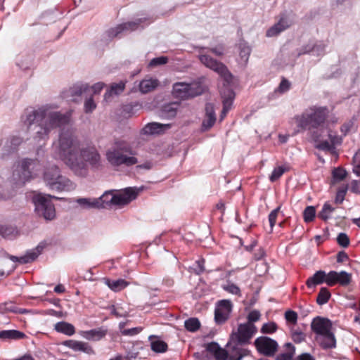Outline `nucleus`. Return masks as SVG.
Returning a JSON list of instances; mask_svg holds the SVG:
<instances>
[{
  "label": "nucleus",
  "instance_id": "nucleus-1",
  "mask_svg": "<svg viewBox=\"0 0 360 360\" xmlns=\"http://www.w3.org/2000/svg\"><path fill=\"white\" fill-rule=\"evenodd\" d=\"M59 158L75 174L85 176L87 164L93 169L101 167V157L91 142L82 141L72 129L63 130L59 137Z\"/></svg>",
  "mask_w": 360,
  "mask_h": 360
},
{
  "label": "nucleus",
  "instance_id": "nucleus-2",
  "mask_svg": "<svg viewBox=\"0 0 360 360\" xmlns=\"http://www.w3.org/2000/svg\"><path fill=\"white\" fill-rule=\"evenodd\" d=\"M329 116V110L326 106L312 105L301 114L295 115L292 122L296 125L295 134L308 131L314 142L321 139L326 122Z\"/></svg>",
  "mask_w": 360,
  "mask_h": 360
},
{
  "label": "nucleus",
  "instance_id": "nucleus-3",
  "mask_svg": "<svg viewBox=\"0 0 360 360\" xmlns=\"http://www.w3.org/2000/svg\"><path fill=\"white\" fill-rule=\"evenodd\" d=\"M69 122L70 115L53 111L48 107H41L38 110H32L27 115L25 121L29 129L36 124L34 129L38 128L36 134L37 137L40 139L46 138L51 129L62 127Z\"/></svg>",
  "mask_w": 360,
  "mask_h": 360
},
{
  "label": "nucleus",
  "instance_id": "nucleus-4",
  "mask_svg": "<svg viewBox=\"0 0 360 360\" xmlns=\"http://www.w3.org/2000/svg\"><path fill=\"white\" fill-rule=\"evenodd\" d=\"M138 191L134 188H127L119 194L106 193L98 199L78 198L77 202L85 209L105 207L106 205L112 204L117 205H125L138 196Z\"/></svg>",
  "mask_w": 360,
  "mask_h": 360
},
{
  "label": "nucleus",
  "instance_id": "nucleus-5",
  "mask_svg": "<svg viewBox=\"0 0 360 360\" xmlns=\"http://www.w3.org/2000/svg\"><path fill=\"white\" fill-rule=\"evenodd\" d=\"M136 153L125 141H116L106 152V159L113 167H131L138 163Z\"/></svg>",
  "mask_w": 360,
  "mask_h": 360
},
{
  "label": "nucleus",
  "instance_id": "nucleus-6",
  "mask_svg": "<svg viewBox=\"0 0 360 360\" xmlns=\"http://www.w3.org/2000/svg\"><path fill=\"white\" fill-rule=\"evenodd\" d=\"M44 179L53 191H72L76 187V185L69 179L60 174L59 168L56 166H52L45 170Z\"/></svg>",
  "mask_w": 360,
  "mask_h": 360
},
{
  "label": "nucleus",
  "instance_id": "nucleus-7",
  "mask_svg": "<svg viewBox=\"0 0 360 360\" xmlns=\"http://www.w3.org/2000/svg\"><path fill=\"white\" fill-rule=\"evenodd\" d=\"M51 198H56L51 195L37 193L32 199L36 214L46 221L53 220L56 217V209Z\"/></svg>",
  "mask_w": 360,
  "mask_h": 360
},
{
  "label": "nucleus",
  "instance_id": "nucleus-8",
  "mask_svg": "<svg viewBox=\"0 0 360 360\" xmlns=\"http://www.w3.org/2000/svg\"><path fill=\"white\" fill-rule=\"evenodd\" d=\"M198 58L205 67L216 72L227 84L232 82L233 75L224 63L202 52L200 53Z\"/></svg>",
  "mask_w": 360,
  "mask_h": 360
},
{
  "label": "nucleus",
  "instance_id": "nucleus-9",
  "mask_svg": "<svg viewBox=\"0 0 360 360\" xmlns=\"http://www.w3.org/2000/svg\"><path fill=\"white\" fill-rule=\"evenodd\" d=\"M202 92V87L198 84L176 82L172 89L174 97L184 100L200 95Z\"/></svg>",
  "mask_w": 360,
  "mask_h": 360
},
{
  "label": "nucleus",
  "instance_id": "nucleus-10",
  "mask_svg": "<svg viewBox=\"0 0 360 360\" xmlns=\"http://www.w3.org/2000/svg\"><path fill=\"white\" fill-rule=\"evenodd\" d=\"M257 332L256 326L250 323H240L238 325L237 332L231 334L233 341H236L239 345H246Z\"/></svg>",
  "mask_w": 360,
  "mask_h": 360
},
{
  "label": "nucleus",
  "instance_id": "nucleus-11",
  "mask_svg": "<svg viewBox=\"0 0 360 360\" xmlns=\"http://www.w3.org/2000/svg\"><path fill=\"white\" fill-rule=\"evenodd\" d=\"M255 345L257 351L266 356H274L278 347L276 340L266 336L257 338L255 341Z\"/></svg>",
  "mask_w": 360,
  "mask_h": 360
},
{
  "label": "nucleus",
  "instance_id": "nucleus-12",
  "mask_svg": "<svg viewBox=\"0 0 360 360\" xmlns=\"http://www.w3.org/2000/svg\"><path fill=\"white\" fill-rule=\"evenodd\" d=\"M232 310V303L228 300H222L218 302L214 311V319L217 324L225 323L229 317Z\"/></svg>",
  "mask_w": 360,
  "mask_h": 360
},
{
  "label": "nucleus",
  "instance_id": "nucleus-13",
  "mask_svg": "<svg viewBox=\"0 0 360 360\" xmlns=\"http://www.w3.org/2000/svg\"><path fill=\"white\" fill-rule=\"evenodd\" d=\"M43 248L44 247L42 245H39L35 250L27 252L26 255L22 257L11 255L7 252H4V255H6L8 258L14 262H19L20 264H27L34 261L41 254Z\"/></svg>",
  "mask_w": 360,
  "mask_h": 360
},
{
  "label": "nucleus",
  "instance_id": "nucleus-14",
  "mask_svg": "<svg viewBox=\"0 0 360 360\" xmlns=\"http://www.w3.org/2000/svg\"><path fill=\"white\" fill-rule=\"evenodd\" d=\"M221 95L223 98V109L220 115V120H221L226 116V114L231 108L235 98V93L230 88L226 87L221 91Z\"/></svg>",
  "mask_w": 360,
  "mask_h": 360
},
{
  "label": "nucleus",
  "instance_id": "nucleus-15",
  "mask_svg": "<svg viewBox=\"0 0 360 360\" xmlns=\"http://www.w3.org/2000/svg\"><path fill=\"white\" fill-rule=\"evenodd\" d=\"M311 327L315 333L321 335L331 330L332 323L328 319L317 316L313 319Z\"/></svg>",
  "mask_w": 360,
  "mask_h": 360
},
{
  "label": "nucleus",
  "instance_id": "nucleus-16",
  "mask_svg": "<svg viewBox=\"0 0 360 360\" xmlns=\"http://www.w3.org/2000/svg\"><path fill=\"white\" fill-rule=\"evenodd\" d=\"M205 115L202 123V131H206L210 129L216 122V115L214 105L212 103L205 105Z\"/></svg>",
  "mask_w": 360,
  "mask_h": 360
},
{
  "label": "nucleus",
  "instance_id": "nucleus-17",
  "mask_svg": "<svg viewBox=\"0 0 360 360\" xmlns=\"http://www.w3.org/2000/svg\"><path fill=\"white\" fill-rule=\"evenodd\" d=\"M292 25V22L288 20L285 15H282L279 21L271 27L266 33V37H272L278 35L281 32L288 29Z\"/></svg>",
  "mask_w": 360,
  "mask_h": 360
},
{
  "label": "nucleus",
  "instance_id": "nucleus-18",
  "mask_svg": "<svg viewBox=\"0 0 360 360\" xmlns=\"http://www.w3.org/2000/svg\"><path fill=\"white\" fill-rule=\"evenodd\" d=\"M140 22L141 20H139V22H127L118 25L117 27L110 29L108 31V35L109 37L113 38L118 36L123 31H134L137 29Z\"/></svg>",
  "mask_w": 360,
  "mask_h": 360
},
{
  "label": "nucleus",
  "instance_id": "nucleus-19",
  "mask_svg": "<svg viewBox=\"0 0 360 360\" xmlns=\"http://www.w3.org/2000/svg\"><path fill=\"white\" fill-rule=\"evenodd\" d=\"M206 350L212 354L216 360H226L229 354L225 349L221 348L217 342H212L206 345Z\"/></svg>",
  "mask_w": 360,
  "mask_h": 360
},
{
  "label": "nucleus",
  "instance_id": "nucleus-20",
  "mask_svg": "<svg viewBox=\"0 0 360 360\" xmlns=\"http://www.w3.org/2000/svg\"><path fill=\"white\" fill-rule=\"evenodd\" d=\"M64 345L73 349L74 351H80L88 354H94L93 348L87 342L70 340L64 342Z\"/></svg>",
  "mask_w": 360,
  "mask_h": 360
},
{
  "label": "nucleus",
  "instance_id": "nucleus-21",
  "mask_svg": "<svg viewBox=\"0 0 360 360\" xmlns=\"http://www.w3.org/2000/svg\"><path fill=\"white\" fill-rule=\"evenodd\" d=\"M170 127L171 124H163L158 122H151L146 124L142 129L141 133L147 135L158 134L169 129Z\"/></svg>",
  "mask_w": 360,
  "mask_h": 360
},
{
  "label": "nucleus",
  "instance_id": "nucleus-22",
  "mask_svg": "<svg viewBox=\"0 0 360 360\" xmlns=\"http://www.w3.org/2000/svg\"><path fill=\"white\" fill-rule=\"evenodd\" d=\"M326 277V274L324 271H318L307 280L306 285L309 288H314L317 285L324 283Z\"/></svg>",
  "mask_w": 360,
  "mask_h": 360
},
{
  "label": "nucleus",
  "instance_id": "nucleus-23",
  "mask_svg": "<svg viewBox=\"0 0 360 360\" xmlns=\"http://www.w3.org/2000/svg\"><path fill=\"white\" fill-rule=\"evenodd\" d=\"M159 84L157 79L149 78L143 79L139 84V90L143 94L153 91Z\"/></svg>",
  "mask_w": 360,
  "mask_h": 360
},
{
  "label": "nucleus",
  "instance_id": "nucleus-24",
  "mask_svg": "<svg viewBox=\"0 0 360 360\" xmlns=\"http://www.w3.org/2000/svg\"><path fill=\"white\" fill-rule=\"evenodd\" d=\"M55 330L60 333L71 336L75 333V326L65 321L58 322L54 327Z\"/></svg>",
  "mask_w": 360,
  "mask_h": 360
},
{
  "label": "nucleus",
  "instance_id": "nucleus-25",
  "mask_svg": "<svg viewBox=\"0 0 360 360\" xmlns=\"http://www.w3.org/2000/svg\"><path fill=\"white\" fill-rule=\"evenodd\" d=\"M26 337V335L16 330H4L0 331V339L2 340H21Z\"/></svg>",
  "mask_w": 360,
  "mask_h": 360
},
{
  "label": "nucleus",
  "instance_id": "nucleus-26",
  "mask_svg": "<svg viewBox=\"0 0 360 360\" xmlns=\"http://www.w3.org/2000/svg\"><path fill=\"white\" fill-rule=\"evenodd\" d=\"M320 344L323 349L333 348L335 347V338L331 330L321 335Z\"/></svg>",
  "mask_w": 360,
  "mask_h": 360
},
{
  "label": "nucleus",
  "instance_id": "nucleus-27",
  "mask_svg": "<svg viewBox=\"0 0 360 360\" xmlns=\"http://www.w3.org/2000/svg\"><path fill=\"white\" fill-rule=\"evenodd\" d=\"M106 284L113 291L115 292H119L122 290L127 288L129 283L124 279H118V280H106Z\"/></svg>",
  "mask_w": 360,
  "mask_h": 360
},
{
  "label": "nucleus",
  "instance_id": "nucleus-28",
  "mask_svg": "<svg viewBox=\"0 0 360 360\" xmlns=\"http://www.w3.org/2000/svg\"><path fill=\"white\" fill-rule=\"evenodd\" d=\"M21 142V139L17 136H13L10 140H7L4 146L6 152L3 153V156L14 152Z\"/></svg>",
  "mask_w": 360,
  "mask_h": 360
},
{
  "label": "nucleus",
  "instance_id": "nucleus-29",
  "mask_svg": "<svg viewBox=\"0 0 360 360\" xmlns=\"http://www.w3.org/2000/svg\"><path fill=\"white\" fill-rule=\"evenodd\" d=\"M0 309L3 312H12L15 314H23L27 312L25 309L19 308L12 302H5L0 305Z\"/></svg>",
  "mask_w": 360,
  "mask_h": 360
},
{
  "label": "nucleus",
  "instance_id": "nucleus-30",
  "mask_svg": "<svg viewBox=\"0 0 360 360\" xmlns=\"http://www.w3.org/2000/svg\"><path fill=\"white\" fill-rule=\"evenodd\" d=\"M335 210V207L326 202L323 204L322 210L318 213V217L324 221H327L331 217V214Z\"/></svg>",
  "mask_w": 360,
  "mask_h": 360
},
{
  "label": "nucleus",
  "instance_id": "nucleus-31",
  "mask_svg": "<svg viewBox=\"0 0 360 360\" xmlns=\"http://www.w3.org/2000/svg\"><path fill=\"white\" fill-rule=\"evenodd\" d=\"M125 88V82H120L119 83H114L111 85L109 91L105 92L104 98L107 100L112 94L118 95L121 94Z\"/></svg>",
  "mask_w": 360,
  "mask_h": 360
},
{
  "label": "nucleus",
  "instance_id": "nucleus-32",
  "mask_svg": "<svg viewBox=\"0 0 360 360\" xmlns=\"http://www.w3.org/2000/svg\"><path fill=\"white\" fill-rule=\"evenodd\" d=\"M287 352L279 354L276 356V360H291L295 354V348L291 343L285 345Z\"/></svg>",
  "mask_w": 360,
  "mask_h": 360
},
{
  "label": "nucleus",
  "instance_id": "nucleus-33",
  "mask_svg": "<svg viewBox=\"0 0 360 360\" xmlns=\"http://www.w3.org/2000/svg\"><path fill=\"white\" fill-rule=\"evenodd\" d=\"M179 104L176 103H169L162 108V114L168 118H172L176 116Z\"/></svg>",
  "mask_w": 360,
  "mask_h": 360
},
{
  "label": "nucleus",
  "instance_id": "nucleus-34",
  "mask_svg": "<svg viewBox=\"0 0 360 360\" xmlns=\"http://www.w3.org/2000/svg\"><path fill=\"white\" fill-rule=\"evenodd\" d=\"M331 297L329 290L326 288H321L316 297V302L319 305L326 304Z\"/></svg>",
  "mask_w": 360,
  "mask_h": 360
},
{
  "label": "nucleus",
  "instance_id": "nucleus-35",
  "mask_svg": "<svg viewBox=\"0 0 360 360\" xmlns=\"http://www.w3.org/2000/svg\"><path fill=\"white\" fill-rule=\"evenodd\" d=\"M184 327L190 332H195L200 327V322L197 318H189L184 322Z\"/></svg>",
  "mask_w": 360,
  "mask_h": 360
},
{
  "label": "nucleus",
  "instance_id": "nucleus-36",
  "mask_svg": "<svg viewBox=\"0 0 360 360\" xmlns=\"http://www.w3.org/2000/svg\"><path fill=\"white\" fill-rule=\"evenodd\" d=\"M315 143H316L315 146L316 148L323 151H328L331 154H335V147L328 141H321L320 139L319 141Z\"/></svg>",
  "mask_w": 360,
  "mask_h": 360
},
{
  "label": "nucleus",
  "instance_id": "nucleus-37",
  "mask_svg": "<svg viewBox=\"0 0 360 360\" xmlns=\"http://www.w3.org/2000/svg\"><path fill=\"white\" fill-rule=\"evenodd\" d=\"M337 280V283L340 284L342 286H347L352 281V274L344 271L338 272Z\"/></svg>",
  "mask_w": 360,
  "mask_h": 360
},
{
  "label": "nucleus",
  "instance_id": "nucleus-38",
  "mask_svg": "<svg viewBox=\"0 0 360 360\" xmlns=\"http://www.w3.org/2000/svg\"><path fill=\"white\" fill-rule=\"evenodd\" d=\"M89 89L88 84H75L70 88L69 92L72 96H81Z\"/></svg>",
  "mask_w": 360,
  "mask_h": 360
},
{
  "label": "nucleus",
  "instance_id": "nucleus-39",
  "mask_svg": "<svg viewBox=\"0 0 360 360\" xmlns=\"http://www.w3.org/2000/svg\"><path fill=\"white\" fill-rule=\"evenodd\" d=\"M289 170V167H285L283 166H279L275 167L269 176V180L271 182H275L277 181L285 172Z\"/></svg>",
  "mask_w": 360,
  "mask_h": 360
},
{
  "label": "nucleus",
  "instance_id": "nucleus-40",
  "mask_svg": "<svg viewBox=\"0 0 360 360\" xmlns=\"http://www.w3.org/2000/svg\"><path fill=\"white\" fill-rule=\"evenodd\" d=\"M316 217V209L314 206H307L303 212V219L306 223L311 222Z\"/></svg>",
  "mask_w": 360,
  "mask_h": 360
},
{
  "label": "nucleus",
  "instance_id": "nucleus-41",
  "mask_svg": "<svg viewBox=\"0 0 360 360\" xmlns=\"http://www.w3.org/2000/svg\"><path fill=\"white\" fill-rule=\"evenodd\" d=\"M16 231L12 226L0 225V236L4 238H12L15 236Z\"/></svg>",
  "mask_w": 360,
  "mask_h": 360
},
{
  "label": "nucleus",
  "instance_id": "nucleus-42",
  "mask_svg": "<svg viewBox=\"0 0 360 360\" xmlns=\"http://www.w3.org/2000/svg\"><path fill=\"white\" fill-rule=\"evenodd\" d=\"M239 56L240 59L244 62L247 63L250 55L251 49L249 46L245 43H241L239 45Z\"/></svg>",
  "mask_w": 360,
  "mask_h": 360
},
{
  "label": "nucleus",
  "instance_id": "nucleus-43",
  "mask_svg": "<svg viewBox=\"0 0 360 360\" xmlns=\"http://www.w3.org/2000/svg\"><path fill=\"white\" fill-rule=\"evenodd\" d=\"M86 338L89 340H99L105 335V332L102 330H91L86 332Z\"/></svg>",
  "mask_w": 360,
  "mask_h": 360
},
{
  "label": "nucleus",
  "instance_id": "nucleus-44",
  "mask_svg": "<svg viewBox=\"0 0 360 360\" xmlns=\"http://www.w3.org/2000/svg\"><path fill=\"white\" fill-rule=\"evenodd\" d=\"M167 347V343L162 340H155L151 342V349L155 352H165Z\"/></svg>",
  "mask_w": 360,
  "mask_h": 360
},
{
  "label": "nucleus",
  "instance_id": "nucleus-45",
  "mask_svg": "<svg viewBox=\"0 0 360 360\" xmlns=\"http://www.w3.org/2000/svg\"><path fill=\"white\" fill-rule=\"evenodd\" d=\"M291 338L295 343H300L305 340L306 335L300 329L291 328Z\"/></svg>",
  "mask_w": 360,
  "mask_h": 360
},
{
  "label": "nucleus",
  "instance_id": "nucleus-46",
  "mask_svg": "<svg viewBox=\"0 0 360 360\" xmlns=\"http://www.w3.org/2000/svg\"><path fill=\"white\" fill-rule=\"evenodd\" d=\"M332 174L335 181H340L346 178L347 173L344 169L338 167L333 169Z\"/></svg>",
  "mask_w": 360,
  "mask_h": 360
},
{
  "label": "nucleus",
  "instance_id": "nucleus-47",
  "mask_svg": "<svg viewBox=\"0 0 360 360\" xmlns=\"http://www.w3.org/2000/svg\"><path fill=\"white\" fill-rule=\"evenodd\" d=\"M223 289L229 293L241 297V291L240 288L233 283H229L223 286Z\"/></svg>",
  "mask_w": 360,
  "mask_h": 360
},
{
  "label": "nucleus",
  "instance_id": "nucleus-48",
  "mask_svg": "<svg viewBox=\"0 0 360 360\" xmlns=\"http://www.w3.org/2000/svg\"><path fill=\"white\" fill-rule=\"evenodd\" d=\"M277 325L274 322H269L263 324L261 328V333L264 334H271L277 330Z\"/></svg>",
  "mask_w": 360,
  "mask_h": 360
},
{
  "label": "nucleus",
  "instance_id": "nucleus-49",
  "mask_svg": "<svg viewBox=\"0 0 360 360\" xmlns=\"http://www.w3.org/2000/svg\"><path fill=\"white\" fill-rule=\"evenodd\" d=\"M281 207H278L273 210L269 214V221L271 227L270 233L273 231L274 226L276 223V219L280 212Z\"/></svg>",
  "mask_w": 360,
  "mask_h": 360
},
{
  "label": "nucleus",
  "instance_id": "nucleus-50",
  "mask_svg": "<svg viewBox=\"0 0 360 360\" xmlns=\"http://www.w3.org/2000/svg\"><path fill=\"white\" fill-rule=\"evenodd\" d=\"M338 279V272L335 271H331L328 274H326V277L325 278V283L329 286H333L337 284Z\"/></svg>",
  "mask_w": 360,
  "mask_h": 360
},
{
  "label": "nucleus",
  "instance_id": "nucleus-51",
  "mask_svg": "<svg viewBox=\"0 0 360 360\" xmlns=\"http://www.w3.org/2000/svg\"><path fill=\"white\" fill-rule=\"evenodd\" d=\"M168 62V58L167 56H160L153 58L149 64V68H154L159 65H162L166 64Z\"/></svg>",
  "mask_w": 360,
  "mask_h": 360
},
{
  "label": "nucleus",
  "instance_id": "nucleus-52",
  "mask_svg": "<svg viewBox=\"0 0 360 360\" xmlns=\"http://www.w3.org/2000/svg\"><path fill=\"white\" fill-rule=\"evenodd\" d=\"M297 314L295 311L288 310L285 312V319L286 321L292 325H295L297 321Z\"/></svg>",
  "mask_w": 360,
  "mask_h": 360
},
{
  "label": "nucleus",
  "instance_id": "nucleus-53",
  "mask_svg": "<svg viewBox=\"0 0 360 360\" xmlns=\"http://www.w3.org/2000/svg\"><path fill=\"white\" fill-rule=\"evenodd\" d=\"M337 242L342 248H347L349 245V238L345 233H340L337 237Z\"/></svg>",
  "mask_w": 360,
  "mask_h": 360
},
{
  "label": "nucleus",
  "instance_id": "nucleus-54",
  "mask_svg": "<svg viewBox=\"0 0 360 360\" xmlns=\"http://www.w3.org/2000/svg\"><path fill=\"white\" fill-rule=\"evenodd\" d=\"M96 108V104L95 103L92 97L86 99L84 102V111L86 113L91 112Z\"/></svg>",
  "mask_w": 360,
  "mask_h": 360
},
{
  "label": "nucleus",
  "instance_id": "nucleus-55",
  "mask_svg": "<svg viewBox=\"0 0 360 360\" xmlns=\"http://www.w3.org/2000/svg\"><path fill=\"white\" fill-rule=\"evenodd\" d=\"M290 82L285 78H283L277 89V91L281 94L285 93L290 89Z\"/></svg>",
  "mask_w": 360,
  "mask_h": 360
},
{
  "label": "nucleus",
  "instance_id": "nucleus-56",
  "mask_svg": "<svg viewBox=\"0 0 360 360\" xmlns=\"http://www.w3.org/2000/svg\"><path fill=\"white\" fill-rule=\"evenodd\" d=\"M141 330V327H135L129 329H123L121 330V333L123 335L134 336L139 334Z\"/></svg>",
  "mask_w": 360,
  "mask_h": 360
},
{
  "label": "nucleus",
  "instance_id": "nucleus-57",
  "mask_svg": "<svg viewBox=\"0 0 360 360\" xmlns=\"http://www.w3.org/2000/svg\"><path fill=\"white\" fill-rule=\"evenodd\" d=\"M261 314L257 310L251 311L248 316V323H252L259 320Z\"/></svg>",
  "mask_w": 360,
  "mask_h": 360
},
{
  "label": "nucleus",
  "instance_id": "nucleus-58",
  "mask_svg": "<svg viewBox=\"0 0 360 360\" xmlns=\"http://www.w3.org/2000/svg\"><path fill=\"white\" fill-rule=\"evenodd\" d=\"M104 86H105L104 83L98 82V83L94 84L93 86H91V87L89 86V89L87 90V91H91V92H93L94 94H97L101 92V91L104 87Z\"/></svg>",
  "mask_w": 360,
  "mask_h": 360
},
{
  "label": "nucleus",
  "instance_id": "nucleus-59",
  "mask_svg": "<svg viewBox=\"0 0 360 360\" xmlns=\"http://www.w3.org/2000/svg\"><path fill=\"white\" fill-rule=\"evenodd\" d=\"M209 51L217 56H221L224 53V47L223 45H218L215 47L209 49Z\"/></svg>",
  "mask_w": 360,
  "mask_h": 360
},
{
  "label": "nucleus",
  "instance_id": "nucleus-60",
  "mask_svg": "<svg viewBox=\"0 0 360 360\" xmlns=\"http://www.w3.org/2000/svg\"><path fill=\"white\" fill-rule=\"evenodd\" d=\"M349 259V256L345 251H340L337 255V262L338 263H342Z\"/></svg>",
  "mask_w": 360,
  "mask_h": 360
},
{
  "label": "nucleus",
  "instance_id": "nucleus-61",
  "mask_svg": "<svg viewBox=\"0 0 360 360\" xmlns=\"http://www.w3.org/2000/svg\"><path fill=\"white\" fill-rule=\"evenodd\" d=\"M328 137L330 141V144H333L334 146L342 143V139L338 136L329 134Z\"/></svg>",
  "mask_w": 360,
  "mask_h": 360
},
{
  "label": "nucleus",
  "instance_id": "nucleus-62",
  "mask_svg": "<svg viewBox=\"0 0 360 360\" xmlns=\"http://www.w3.org/2000/svg\"><path fill=\"white\" fill-rule=\"evenodd\" d=\"M345 194V191H339L335 197V202L336 203H342V201L344 200Z\"/></svg>",
  "mask_w": 360,
  "mask_h": 360
},
{
  "label": "nucleus",
  "instance_id": "nucleus-63",
  "mask_svg": "<svg viewBox=\"0 0 360 360\" xmlns=\"http://www.w3.org/2000/svg\"><path fill=\"white\" fill-rule=\"evenodd\" d=\"M152 163L150 161H146L143 164L138 165L136 168L138 169H150L152 168Z\"/></svg>",
  "mask_w": 360,
  "mask_h": 360
},
{
  "label": "nucleus",
  "instance_id": "nucleus-64",
  "mask_svg": "<svg viewBox=\"0 0 360 360\" xmlns=\"http://www.w3.org/2000/svg\"><path fill=\"white\" fill-rule=\"evenodd\" d=\"M298 360H315V359L309 353H304L297 357Z\"/></svg>",
  "mask_w": 360,
  "mask_h": 360
}]
</instances>
